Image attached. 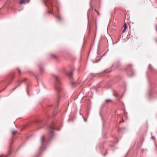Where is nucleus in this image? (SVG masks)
Here are the masks:
<instances>
[{"instance_id":"1","label":"nucleus","mask_w":157,"mask_h":157,"mask_svg":"<svg viewBox=\"0 0 157 157\" xmlns=\"http://www.w3.org/2000/svg\"><path fill=\"white\" fill-rule=\"evenodd\" d=\"M52 0H45L44 2L47 7L48 11V13H52Z\"/></svg>"},{"instance_id":"2","label":"nucleus","mask_w":157,"mask_h":157,"mask_svg":"<svg viewBox=\"0 0 157 157\" xmlns=\"http://www.w3.org/2000/svg\"><path fill=\"white\" fill-rule=\"evenodd\" d=\"M148 70L149 72L151 73H157V70L154 68L151 64L149 65Z\"/></svg>"},{"instance_id":"3","label":"nucleus","mask_w":157,"mask_h":157,"mask_svg":"<svg viewBox=\"0 0 157 157\" xmlns=\"http://www.w3.org/2000/svg\"><path fill=\"white\" fill-rule=\"evenodd\" d=\"M133 65L132 64H129L127 65L125 67V69L128 70H131L132 68Z\"/></svg>"},{"instance_id":"4","label":"nucleus","mask_w":157,"mask_h":157,"mask_svg":"<svg viewBox=\"0 0 157 157\" xmlns=\"http://www.w3.org/2000/svg\"><path fill=\"white\" fill-rule=\"evenodd\" d=\"M55 89L56 91L59 92L60 90V88L59 85H57L56 84Z\"/></svg>"},{"instance_id":"5","label":"nucleus","mask_w":157,"mask_h":157,"mask_svg":"<svg viewBox=\"0 0 157 157\" xmlns=\"http://www.w3.org/2000/svg\"><path fill=\"white\" fill-rule=\"evenodd\" d=\"M73 72L70 71L67 73V75L68 77H71L72 75Z\"/></svg>"},{"instance_id":"6","label":"nucleus","mask_w":157,"mask_h":157,"mask_svg":"<svg viewBox=\"0 0 157 157\" xmlns=\"http://www.w3.org/2000/svg\"><path fill=\"white\" fill-rule=\"evenodd\" d=\"M19 3L20 4H25V1L24 0H22L20 2H19Z\"/></svg>"},{"instance_id":"7","label":"nucleus","mask_w":157,"mask_h":157,"mask_svg":"<svg viewBox=\"0 0 157 157\" xmlns=\"http://www.w3.org/2000/svg\"><path fill=\"white\" fill-rule=\"evenodd\" d=\"M44 136H42L41 137V143H42L44 142Z\"/></svg>"},{"instance_id":"8","label":"nucleus","mask_w":157,"mask_h":157,"mask_svg":"<svg viewBox=\"0 0 157 157\" xmlns=\"http://www.w3.org/2000/svg\"><path fill=\"white\" fill-rule=\"evenodd\" d=\"M112 100L111 99H107L105 100V101L106 103H108L109 102H112Z\"/></svg>"},{"instance_id":"9","label":"nucleus","mask_w":157,"mask_h":157,"mask_svg":"<svg viewBox=\"0 0 157 157\" xmlns=\"http://www.w3.org/2000/svg\"><path fill=\"white\" fill-rule=\"evenodd\" d=\"M12 132L13 135H14L17 132L16 131H12Z\"/></svg>"},{"instance_id":"10","label":"nucleus","mask_w":157,"mask_h":157,"mask_svg":"<svg viewBox=\"0 0 157 157\" xmlns=\"http://www.w3.org/2000/svg\"><path fill=\"white\" fill-rule=\"evenodd\" d=\"M104 71L105 72H110L111 71V70H105Z\"/></svg>"},{"instance_id":"11","label":"nucleus","mask_w":157,"mask_h":157,"mask_svg":"<svg viewBox=\"0 0 157 157\" xmlns=\"http://www.w3.org/2000/svg\"><path fill=\"white\" fill-rule=\"evenodd\" d=\"M71 84L72 85H75L76 84V83H75V82H71Z\"/></svg>"},{"instance_id":"12","label":"nucleus","mask_w":157,"mask_h":157,"mask_svg":"<svg viewBox=\"0 0 157 157\" xmlns=\"http://www.w3.org/2000/svg\"><path fill=\"white\" fill-rule=\"evenodd\" d=\"M57 18L60 21L61 20V19L60 17L59 16L57 17Z\"/></svg>"},{"instance_id":"13","label":"nucleus","mask_w":157,"mask_h":157,"mask_svg":"<svg viewBox=\"0 0 157 157\" xmlns=\"http://www.w3.org/2000/svg\"><path fill=\"white\" fill-rule=\"evenodd\" d=\"M93 77H96V76L97 75V74H93L92 75Z\"/></svg>"},{"instance_id":"14","label":"nucleus","mask_w":157,"mask_h":157,"mask_svg":"<svg viewBox=\"0 0 157 157\" xmlns=\"http://www.w3.org/2000/svg\"><path fill=\"white\" fill-rule=\"evenodd\" d=\"M52 128V130L50 131V133H53V131L52 130V129H54L52 127L51 128Z\"/></svg>"},{"instance_id":"15","label":"nucleus","mask_w":157,"mask_h":157,"mask_svg":"<svg viewBox=\"0 0 157 157\" xmlns=\"http://www.w3.org/2000/svg\"><path fill=\"white\" fill-rule=\"evenodd\" d=\"M127 28V27H124V29L123 31V33L124 32V31L126 30V29Z\"/></svg>"},{"instance_id":"16","label":"nucleus","mask_w":157,"mask_h":157,"mask_svg":"<svg viewBox=\"0 0 157 157\" xmlns=\"http://www.w3.org/2000/svg\"><path fill=\"white\" fill-rule=\"evenodd\" d=\"M18 70L19 72V74H20L21 73V71H20V70L19 68H18Z\"/></svg>"},{"instance_id":"17","label":"nucleus","mask_w":157,"mask_h":157,"mask_svg":"<svg viewBox=\"0 0 157 157\" xmlns=\"http://www.w3.org/2000/svg\"><path fill=\"white\" fill-rule=\"evenodd\" d=\"M124 27H126V24H125V23H124Z\"/></svg>"},{"instance_id":"18","label":"nucleus","mask_w":157,"mask_h":157,"mask_svg":"<svg viewBox=\"0 0 157 157\" xmlns=\"http://www.w3.org/2000/svg\"><path fill=\"white\" fill-rule=\"evenodd\" d=\"M155 41L156 42V43H157V38H156V39H155Z\"/></svg>"},{"instance_id":"19","label":"nucleus","mask_w":157,"mask_h":157,"mask_svg":"<svg viewBox=\"0 0 157 157\" xmlns=\"http://www.w3.org/2000/svg\"><path fill=\"white\" fill-rule=\"evenodd\" d=\"M55 78H58V77H56V76H55Z\"/></svg>"},{"instance_id":"20","label":"nucleus","mask_w":157,"mask_h":157,"mask_svg":"<svg viewBox=\"0 0 157 157\" xmlns=\"http://www.w3.org/2000/svg\"><path fill=\"white\" fill-rule=\"evenodd\" d=\"M58 79H56V82H58Z\"/></svg>"},{"instance_id":"21","label":"nucleus","mask_w":157,"mask_h":157,"mask_svg":"<svg viewBox=\"0 0 157 157\" xmlns=\"http://www.w3.org/2000/svg\"><path fill=\"white\" fill-rule=\"evenodd\" d=\"M92 62H93V63H94L95 62L93 60H92Z\"/></svg>"},{"instance_id":"22","label":"nucleus","mask_w":157,"mask_h":157,"mask_svg":"<svg viewBox=\"0 0 157 157\" xmlns=\"http://www.w3.org/2000/svg\"><path fill=\"white\" fill-rule=\"evenodd\" d=\"M132 75H131V74L129 75L130 76H131Z\"/></svg>"},{"instance_id":"23","label":"nucleus","mask_w":157,"mask_h":157,"mask_svg":"<svg viewBox=\"0 0 157 157\" xmlns=\"http://www.w3.org/2000/svg\"><path fill=\"white\" fill-rule=\"evenodd\" d=\"M52 56H54V55H52Z\"/></svg>"},{"instance_id":"24","label":"nucleus","mask_w":157,"mask_h":157,"mask_svg":"<svg viewBox=\"0 0 157 157\" xmlns=\"http://www.w3.org/2000/svg\"><path fill=\"white\" fill-rule=\"evenodd\" d=\"M98 14H99V13L98 12Z\"/></svg>"},{"instance_id":"25","label":"nucleus","mask_w":157,"mask_h":157,"mask_svg":"<svg viewBox=\"0 0 157 157\" xmlns=\"http://www.w3.org/2000/svg\"><path fill=\"white\" fill-rule=\"evenodd\" d=\"M36 78H38V77H37L36 76Z\"/></svg>"}]
</instances>
